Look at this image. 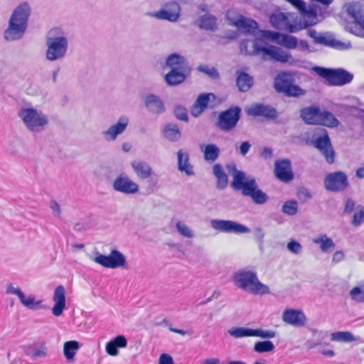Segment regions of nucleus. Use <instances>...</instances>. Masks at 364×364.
<instances>
[{
  "label": "nucleus",
  "instance_id": "obj_1",
  "mask_svg": "<svg viewBox=\"0 0 364 364\" xmlns=\"http://www.w3.org/2000/svg\"><path fill=\"white\" fill-rule=\"evenodd\" d=\"M226 168L232 175L231 187L234 190L240 191L242 195L250 197L257 204H263L267 200L268 196L257 188L255 178L247 179L245 173L237 170L234 163L227 164Z\"/></svg>",
  "mask_w": 364,
  "mask_h": 364
},
{
  "label": "nucleus",
  "instance_id": "obj_2",
  "mask_svg": "<svg viewBox=\"0 0 364 364\" xmlns=\"http://www.w3.org/2000/svg\"><path fill=\"white\" fill-rule=\"evenodd\" d=\"M30 14V8L27 3L21 4L13 12L9 24L5 31L4 37L6 40L13 41L20 38L27 26Z\"/></svg>",
  "mask_w": 364,
  "mask_h": 364
},
{
  "label": "nucleus",
  "instance_id": "obj_3",
  "mask_svg": "<svg viewBox=\"0 0 364 364\" xmlns=\"http://www.w3.org/2000/svg\"><path fill=\"white\" fill-rule=\"evenodd\" d=\"M232 280L237 287L252 294L262 295L269 293L268 287L259 282L254 272L238 271L234 274Z\"/></svg>",
  "mask_w": 364,
  "mask_h": 364
},
{
  "label": "nucleus",
  "instance_id": "obj_4",
  "mask_svg": "<svg viewBox=\"0 0 364 364\" xmlns=\"http://www.w3.org/2000/svg\"><path fill=\"white\" fill-rule=\"evenodd\" d=\"M302 120L307 124L322 125L327 127H336L338 120L328 111H321L318 106H309L300 110Z\"/></svg>",
  "mask_w": 364,
  "mask_h": 364
},
{
  "label": "nucleus",
  "instance_id": "obj_5",
  "mask_svg": "<svg viewBox=\"0 0 364 364\" xmlns=\"http://www.w3.org/2000/svg\"><path fill=\"white\" fill-rule=\"evenodd\" d=\"M257 40L252 42L250 40H243L240 45V52L245 55H259L263 58L269 57L271 59L280 62H287L289 55L280 52L277 48L269 46L262 47L258 45Z\"/></svg>",
  "mask_w": 364,
  "mask_h": 364
},
{
  "label": "nucleus",
  "instance_id": "obj_6",
  "mask_svg": "<svg viewBox=\"0 0 364 364\" xmlns=\"http://www.w3.org/2000/svg\"><path fill=\"white\" fill-rule=\"evenodd\" d=\"M274 87L287 97H299L306 94L305 90L294 84V75L289 72H280L276 75Z\"/></svg>",
  "mask_w": 364,
  "mask_h": 364
},
{
  "label": "nucleus",
  "instance_id": "obj_7",
  "mask_svg": "<svg viewBox=\"0 0 364 364\" xmlns=\"http://www.w3.org/2000/svg\"><path fill=\"white\" fill-rule=\"evenodd\" d=\"M314 70L330 86H343L349 84L353 79V75L343 68L315 67Z\"/></svg>",
  "mask_w": 364,
  "mask_h": 364
},
{
  "label": "nucleus",
  "instance_id": "obj_8",
  "mask_svg": "<svg viewBox=\"0 0 364 364\" xmlns=\"http://www.w3.org/2000/svg\"><path fill=\"white\" fill-rule=\"evenodd\" d=\"M166 64L171 69L170 72L165 75L167 84L176 85L183 82L186 78L185 73L187 70L184 58L175 53L172 54L168 58Z\"/></svg>",
  "mask_w": 364,
  "mask_h": 364
},
{
  "label": "nucleus",
  "instance_id": "obj_9",
  "mask_svg": "<svg viewBox=\"0 0 364 364\" xmlns=\"http://www.w3.org/2000/svg\"><path fill=\"white\" fill-rule=\"evenodd\" d=\"M18 116L27 128L31 131H40L48 123L46 116L33 108L21 109L18 112Z\"/></svg>",
  "mask_w": 364,
  "mask_h": 364
},
{
  "label": "nucleus",
  "instance_id": "obj_10",
  "mask_svg": "<svg viewBox=\"0 0 364 364\" xmlns=\"http://www.w3.org/2000/svg\"><path fill=\"white\" fill-rule=\"evenodd\" d=\"M226 18L230 25L244 33H255L257 29V23L255 21L245 18L235 10H228L226 13Z\"/></svg>",
  "mask_w": 364,
  "mask_h": 364
},
{
  "label": "nucleus",
  "instance_id": "obj_11",
  "mask_svg": "<svg viewBox=\"0 0 364 364\" xmlns=\"http://www.w3.org/2000/svg\"><path fill=\"white\" fill-rule=\"evenodd\" d=\"M241 109L239 107H232L219 114L217 126L223 132H230L235 129L240 118Z\"/></svg>",
  "mask_w": 364,
  "mask_h": 364
},
{
  "label": "nucleus",
  "instance_id": "obj_12",
  "mask_svg": "<svg viewBox=\"0 0 364 364\" xmlns=\"http://www.w3.org/2000/svg\"><path fill=\"white\" fill-rule=\"evenodd\" d=\"M290 17L291 15L289 14L277 13L270 16L269 21L274 28L284 30L289 33H296L314 23H304L303 26H297L291 23Z\"/></svg>",
  "mask_w": 364,
  "mask_h": 364
},
{
  "label": "nucleus",
  "instance_id": "obj_13",
  "mask_svg": "<svg viewBox=\"0 0 364 364\" xmlns=\"http://www.w3.org/2000/svg\"><path fill=\"white\" fill-rule=\"evenodd\" d=\"M46 58L53 61L62 58L66 53L68 41L65 37H49L47 39Z\"/></svg>",
  "mask_w": 364,
  "mask_h": 364
},
{
  "label": "nucleus",
  "instance_id": "obj_14",
  "mask_svg": "<svg viewBox=\"0 0 364 364\" xmlns=\"http://www.w3.org/2000/svg\"><path fill=\"white\" fill-rule=\"evenodd\" d=\"M259 36L264 39L271 40L289 49H294L298 45V41L296 37L282 34L278 32L260 31Z\"/></svg>",
  "mask_w": 364,
  "mask_h": 364
},
{
  "label": "nucleus",
  "instance_id": "obj_15",
  "mask_svg": "<svg viewBox=\"0 0 364 364\" xmlns=\"http://www.w3.org/2000/svg\"><path fill=\"white\" fill-rule=\"evenodd\" d=\"M94 261L104 267L110 269L122 267L126 263L124 256L117 250H112L109 255H99L94 258Z\"/></svg>",
  "mask_w": 364,
  "mask_h": 364
},
{
  "label": "nucleus",
  "instance_id": "obj_16",
  "mask_svg": "<svg viewBox=\"0 0 364 364\" xmlns=\"http://www.w3.org/2000/svg\"><path fill=\"white\" fill-rule=\"evenodd\" d=\"M313 144L320 151L328 164H331L334 162L335 153L330 138L326 131L322 136L317 137L313 141Z\"/></svg>",
  "mask_w": 364,
  "mask_h": 364
},
{
  "label": "nucleus",
  "instance_id": "obj_17",
  "mask_svg": "<svg viewBox=\"0 0 364 364\" xmlns=\"http://www.w3.org/2000/svg\"><path fill=\"white\" fill-rule=\"evenodd\" d=\"M348 185L347 176L341 171L329 173L325 178V186L331 191H343Z\"/></svg>",
  "mask_w": 364,
  "mask_h": 364
},
{
  "label": "nucleus",
  "instance_id": "obj_18",
  "mask_svg": "<svg viewBox=\"0 0 364 364\" xmlns=\"http://www.w3.org/2000/svg\"><path fill=\"white\" fill-rule=\"evenodd\" d=\"M211 226L213 229L223 232L245 233L249 231L246 226L231 220H213Z\"/></svg>",
  "mask_w": 364,
  "mask_h": 364
},
{
  "label": "nucleus",
  "instance_id": "obj_19",
  "mask_svg": "<svg viewBox=\"0 0 364 364\" xmlns=\"http://www.w3.org/2000/svg\"><path fill=\"white\" fill-rule=\"evenodd\" d=\"M274 175L279 181L289 183L294 178L291 162L288 159L277 160L274 163Z\"/></svg>",
  "mask_w": 364,
  "mask_h": 364
},
{
  "label": "nucleus",
  "instance_id": "obj_20",
  "mask_svg": "<svg viewBox=\"0 0 364 364\" xmlns=\"http://www.w3.org/2000/svg\"><path fill=\"white\" fill-rule=\"evenodd\" d=\"M230 334L235 338L255 336L263 338H272L275 336V333L273 331H264L261 329L245 328H236L230 331Z\"/></svg>",
  "mask_w": 364,
  "mask_h": 364
},
{
  "label": "nucleus",
  "instance_id": "obj_21",
  "mask_svg": "<svg viewBox=\"0 0 364 364\" xmlns=\"http://www.w3.org/2000/svg\"><path fill=\"white\" fill-rule=\"evenodd\" d=\"M282 320L285 323L296 327L304 326L306 323L303 311L292 309H287L283 312Z\"/></svg>",
  "mask_w": 364,
  "mask_h": 364
},
{
  "label": "nucleus",
  "instance_id": "obj_22",
  "mask_svg": "<svg viewBox=\"0 0 364 364\" xmlns=\"http://www.w3.org/2000/svg\"><path fill=\"white\" fill-rule=\"evenodd\" d=\"M247 114L253 117H262L267 119H275L277 113L275 109L269 105L255 103L246 109Z\"/></svg>",
  "mask_w": 364,
  "mask_h": 364
},
{
  "label": "nucleus",
  "instance_id": "obj_23",
  "mask_svg": "<svg viewBox=\"0 0 364 364\" xmlns=\"http://www.w3.org/2000/svg\"><path fill=\"white\" fill-rule=\"evenodd\" d=\"M179 13L180 6L178 4L176 1H171L165 5L164 9L156 12L153 16L157 18L176 21L179 17Z\"/></svg>",
  "mask_w": 364,
  "mask_h": 364
},
{
  "label": "nucleus",
  "instance_id": "obj_24",
  "mask_svg": "<svg viewBox=\"0 0 364 364\" xmlns=\"http://www.w3.org/2000/svg\"><path fill=\"white\" fill-rule=\"evenodd\" d=\"M113 188L117 191L127 194L135 193L139 190V186L126 176L117 177L114 181Z\"/></svg>",
  "mask_w": 364,
  "mask_h": 364
},
{
  "label": "nucleus",
  "instance_id": "obj_25",
  "mask_svg": "<svg viewBox=\"0 0 364 364\" xmlns=\"http://www.w3.org/2000/svg\"><path fill=\"white\" fill-rule=\"evenodd\" d=\"M53 300L55 304L52 313L55 316H60L65 309V290L63 285H58L55 289Z\"/></svg>",
  "mask_w": 364,
  "mask_h": 364
},
{
  "label": "nucleus",
  "instance_id": "obj_26",
  "mask_svg": "<svg viewBox=\"0 0 364 364\" xmlns=\"http://www.w3.org/2000/svg\"><path fill=\"white\" fill-rule=\"evenodd\" d=\"M210 97H214L213 94L208 93L199 95L191 109V114L197 117L204 112L208 107Z\"/></svg>",
  "mask_w": 364,
  "mask_h": 364
},
{
  "label": "nucleus",
  "instance_id": "obj_27",
  "mask_svg": "<svg viewBox=\"0 0 364 364\" xmlns=\"http://www.w3.org/2000/svg\"><path fill=\"white\" fill-rule=\"evenodd\" d=\"M131 166L137 177L140 179H147L153 174L151 167L144 161L135 160L132 162Z\"/></svg>",
  "mask_w": 364,
  "mask_h": 364
},
{
  "label": "nucleus",
  "instance_id": "obj_28",
  "mask_svg": "<svg viewBox=\"0 0 364 364\" xmlns=\"http://www.w3.org/2000/svg\"><path fill=\"white\" fill-rule=\"evenodd\" d=\"M127 345V341L124 336H116L113 340L107 343L105 349L107 354L115 356L118 354V348H125Z\"/></svg>",
  "mask_w": 364,
  "mask_h": 364
},
{
  "label": "nucleus",
  "instance_id": "obj_29",
  "mask_svg": "<svg viewBox=\"0 0 364 364\" xmlns=\"http://www.w3.org/2000/svg\"><path fill=\"white\" fill-rule=\"evenodd\" d=\"M177 158L178 169L182 172H185L187 175L193 174V167L189 164L188 154L183 152L182 150H179L177 153Z\"/></svg>",
  "mask_w": 364,
  "mask_h": 364
},
{
  "label": "nucleus",
  "instance_id": "obj_30",
  "mask_svg": "<svg viewBox=\"0 0 364 364\" xmlns=\"http://www.w3.org/2000/svg\"><path fill=\"white\" fill-rule=\"evenodd\" d=\"M146 107L152 112L161 113L164 111L162 101L156 95H148L145 99Z\"/></svg>",
  "mask_w": 364,
  "mask_h": 364
},
{
  "label": "nucleus",
  "instance_id": "obj_31",
  "mask_svg": "<svg viewBox=\"0 0 364 364\" xmlns=\"http://www.w3.org/2000/svg\"><path fill=\"white\" fill-rule=\"evenodd\" d=\"M128 120L127 118H120L119 122L112 125L106 132V134L110 136V139L114 140L117 136L126 129Z\"/></svg>",
  "mask_w": 364,
  "mask_h": 364
},
{
  "label": "nucleus",
  "instance_id": "obj_32",
  "mask_svg": "<svg viewBox=\"0 0 364 364\" xmlns=\"http://www.w3.org/2000/svg\"><path fill=\"white\" fill-rule=\"evenodd\" d=\"M213 171L217 178V186L220 189L225 188L228 186V180L222 166L218 164H215Z\"/></svg>",
  "mask_w": 364,
  "mask_h": 364
},
{
  "label": "nucleus",
  "instance_id": "obj_33",
  "mask_svg": "<svg viewBox=\"0 0 364 364\" xmlns=\"http://www.w3.org/2000/svg\"><path fill=\"white\" fill-rule=\"evenodd\" d=\"M204 159L208 162H214L219 156L220 149L215 144H207L202 149Z\"/></svg>",
  "mask_w": 364,
  "mask_h": 364
},
{
  "label": "nucleus",
  "instance_id": "obj_34",
  "mask_svg": "<svg viewBox=\"0 0 364 364\" xmlns=\"http://www.w3.org/2000/svg\"><path fill=\"white\" fill-rule=\"evenodd\" d=\"M252 78L248 74L243 72L238 74L236 84L240 91H247L252 87Z\"/></svg>",
  "mask_w": 364,
  "mask_h": 364
},
{
  "label": "nucleus",
  "instance_id": "obj_35",
  "mask_svg": "<svg viewBox=\"0 0 364 364\" xmlns=\"http://www.w3.org/2000/svg\"><path fill=\"white\" fill-rule=\"evenodd\" d=\"M346 29L355 36L364 38V15L358 22H348Z\"/></svg>",
  "mask_w": 364,
  "mask_h": 364
},
{
  "label": "nucleus",
  "instance_id": "obj_36",
  "mask_svg": "<svg viewBox=\"0 0 364 364\" xmlns=\"http://www.w3.org/2000/svg\"><path fill=\"white\" fill-rule=\"evenodd\" d=\"M80 348V345L76 341H69L65 342L63 345V353L68 360L74 358L76 352Z\"/></svg>",
  "mask_w": 364,
  "mask_h": 364
},
{
  "label": "nucleus",
  "instance_id": "obj_37",
  "mask_svg": "<svg viewBox=\"0 0 364 364\" xmlns=\"http://www.w3.org/2000/svg\"><path fill=\"white\" fill-rule=\"evenodd\" d=\"M331 341L342 342V343H350L357 341V338L355 337L350 331H338L331 333Z\"/></svg>",
  "mask_w": 364,
  "mask_h": 364
},
{
  "label": "nucleus",
  "instance_id": "obj_38",
  "mask_svg": "<svg viewBox=\"0 0 364 364\" xmlns=\"http://www.w3.org/2000/svg\"><path fill=\"white\" fill-rule=\"evenodd\" d=\"M164 134L166 138L173 141H176L181 138V132L176 124H167L164 127Z\"/></svg>",
  "mask_w": 364,
  "mask_h": 364
},
{
  "label": "nucleus",
  "instance_id": "obj_39",
  "mask_svg": "<svg viewBox=\"0 0 364 364\" xmlns=\"http://www.w3.org/2000/svg\"><path fill=\"white\" fill-rule=\"evenodd\" d=\"M347 13L353 18V22H358L360 21L364 14L361 11V6L358 3H351L347 6Z\"/></svg>",
  "mask_w": 364,
  "mask_h": 364
},
{
  "label": "nucleus",
  "instance_id": "obj_40",
  "mask_svg": "<svg viewBox=\"0 0 364 364\" xmlns=\"http://www.w3.org/2000/svg\"><path fill=\"white\" fill-rule=\"evenodd\" d=\"M313 242L316 244H319L321 250L323 252H327L329 249L333 248L335 246L333 240L326 235H322L318 237L314 238Z\"/></svg>",
  "mask_w": 364,
  "mask_h": 364
},
{
  "label": "nucleus",
  "instance_id": "obj_41",
  "mask_svg": "<svg viewBox=\"0 0 364 364\" xmlns=\"http://www.w3.org/2000/svg\"><path fill=\"white\" fill-rule=\"evenodd\" d=\"M199 26L201 28L213 31L217 27V19L212 16H203L200 19Z\"/></svg>",
  "mask_w": 364,
  "mask_h": 364
},
{
  "label": "nucleus",
  "instance_id": "obj_42",
  "mask_svg": "<svg viewBox=\"0 0 364 364\" xmlns=\"http://www.w3.org/2000/svg\"><path fill=\"white\" fill-rule=\"evenodd\" d=\"M19 300L25 307L31 309H36L39 308L41 304V301H35L34 296L29 295L26 297L23 293L22 294V297L19 298Z\"/></svg>",
  "mask_w": 364,
  "mask_h": 364
},
{
  "label": "nucleus",
  "instance_id": "obj_43",
  "mask_svg": "<svg viewBox=\"0 0 364 364\" xmlns=\"http://www.w3.org/2000/svg\"><path fill=\"white\" fill-rule=\"evenodd\" d=\"M274 348V346L270 341H258L254 346V350L257 353L270 352Z\"/></svg>",
  "mask_w": 364,
  "mask_h": 364
},
{
  "label": "nucleus",
  "instance_id": "obj_44",
  "mask_svg": "<svg viewBox=\"0 0 364 364\" xmlns=\"http://www.w3.org/2000/svg\"><path fill=\"white\" fill-rule=\"evenodd\" d=\"M298 205L295 200H289L284 203L282 211L289 215H294L297 213Z\"/></svg>",
  "mask_w": 364,
  "mask_h": 364
},
{
  "label": "nucleus",
  "instance_id": "obj_45",
  "mask_svg": "<svg viewBox=\"0 0 364 364\" xmlns=\"http://www.w3.org/2000/svg\"><path fill=\"white\" fill-rule=\"evenodd\" d=\"M197 70L205 73L212 79L219 78V73L215 68H209L207 65H200L198 67Z\"/></svg>",
  "mask_w": 364,
  "mask_h": 364
},
{
  "label": "nucleus",
  "instance_id": "obj_46",
  "mask_svg": "<svg viewBox=\"0 0 364 364\" xmlns=\"http://www.w3.org/2000/svg\"><path fill=\"white\" fill-rule=\"evenodd\" d=\"M364 219V210L363 208H361L357 212H355L353 217V224L355 226H359L361 225Z\"/></svg>",
  "mask_w": 364,
  "mask_h": 364
},
{
  "label": "nucleus",
  "instance_id": "obj_47",
  "mask_svg": "<svg viewBox=\"0 0 364 364\" xmlns=\"http://www.w3.org/2000/svg\"><path fill=\"white\" fill-rule=\"evenodd\" d=\"M308 36L314 40V42L316 43H324L326 42V38L319 36L316 31L314 29H309L308 31Z\"/></svg>",
  "mask_w": 364,
  "mask_h": 364
},
{
  "label": "nucleus",
  "instance_id": "obj_48",
  "mask_svg": "<svg viewBox=\"0 0 364 364\" xmlns=\"http://www.w3.org/2000/svg\"><path fill=\"white\" fill-rule=\"evenodd\" d=\"M176 228L178 231L184 237H191L193 235L191 230L186 225L181 223V222H178L176 223Z\"/></svg>",
  "mask_w": 364,
  "mask_h": 364
},
{
  "label": "nucleus",
  "instance_id": "obj_49",
  "mask_svg": "<svg viewBox=\"0 0 364 364\" xmlns=\"http://www.w3.org/2000/svg\"><path fill=\"white\" fill-rule=\"evenodd\" d=\"M175 116L177 119L187 122L188 114L186 110L182 107H177L174 110Z\"/></svg>",
  "mask_w": 364,
  "mask_h": 364
},
{
  "label": "nucleus",
  "instance_id": "obj_50",
  "mask_svg": "<svg viewBox=\"0 0 364 364\" xmlns=\"http://www.w3.org/2000/svg\"><path fill=\"white\" fill-rule=\"evenodd\" d=\"M47 355V348L45 345H42L38 349L35 350L31 356L33 358L46 357Z\"/></svg>",
  "mask_w": 364,
  "mask_h": 364
},
{
  "label": "nucleus",
  "instance_id": "obj_51",
  "mask_svg": "<svg viewBox=\"0 0 364 364\" xmlns=\"http://www.w3.org/2000/svg\"><path fill=\"white\" fill-rule=\"evenodd\" d=\"M159 364H174V363L169 354L162 353L159 356Z\"/></svg>",
  "mask_w": 364,
  "mask_h": 364
},
{
  "label": "nucleus",
  "instance_id": "obj_52",
  "mask_svg": "<svg viewBox=\"0 0 364 364\" xmlns=\"http://www.w3.org/2000/svg\"><path fill=\"white\" fill-rule=\"evenodd\" d=\"M288 249L293 253L298 254L301 252V246L296 241H291L287 245Z\"/></svg>",
  "mask_w": 364,
  "mask_h": 364
},
{
  "label": "nucleus",
  "instance_id": "obj_53",
  "mask_svg": "<svg viewBox=\"0 0 364 364\" xmlns=\"http://www.w3.org/2000/svg\"><path fill=\"white\" fill-rule=\"evenodd\" d=\"M6 292L9 294H16L18 299L22 297L23 292L20 289L14 288L12 284H9L6 289Z\"/></svg>",
  "mask_w": 364,
  "mask_h": 364
},
{
  "label": "nucleus",
  "instance_id": "obj_54",
  "mask_svg": "<svg viewBox=\"0 0 364 364\" xmlns=\"http://www.w3.org/2000/svg\"><path fill=\"white\" fill-rule=\"evenodd\" d=\"M250 146L251 145L249 141H243L239 147L240 154L245 156L249 151Z\"/></svg>",
  "mask_w": 364,
  "mask_h": 364
},
{
  "label": "nucleus",
  "instance_id": "obj_55",
  "mask_svg": "<svg viewBox=\"0 0 364 364\" xmlns=\"http://www.w3.org/2000/svg\"><path fill=\"white\" fill-rule=\"evenodd\" d=\"M345 255L343 251H336L333 256V262L338 263L344 259Z\"/></svg>",
  "mask_w": 364,
  "mask_h": 364
},
{
  "label": "nucleus",
  "instance_id": "obj_56",
  "mask_svg": "<svg viewBox=\"0 0 364 364\" xmlns=\"http://www.w3.org/2000/svg\"><path fill=\"white\" fill-rule=\"evenodd\" d=\"M261 156L265 159L272 158V149L269 148V147H264L261 152Z\"/></svg>",
  "mask_w": 364,
  "mask_h": 364
},
{
  "label": "nucleus",
  "instance_id": "obj_57",
  "mask_svg": "<svg viewBox=\"0 0 364 364\" xmlns=\"http://www.w3.org/2000/svg\"><path fill=\"white\" fill-rule=\"evenodd\" d=\"M355 206L354 202L351 199H348L346 202L345 211L350 213L353 210Z\"/></svg>",
  "mask_w": 364,
  "mask_h": 364
},
{
  "label": "nucleus",
  "instance_id": "obj_58",
  "mask_svg": "<svg viewBox=\"0 0 364 364\" xmlns=\"http://www.w3.org/2000/svg\"><path fill=\"white\" fill-rule=\"evenodd\" d=\"M299 46L302 50H307L309 49L308 43L304 40H301L299 43Z\"/></svg>",
  "mask_w": 364,
  "mask_h": 364
},
{
  "label": "nucleus",
  "instance_id": "obj_59",
  "mask_svg": "<svg viewBox=\"0 0 364 364\" xmlns=\"http://www.w3.org/2000/svg\"><path fill=\"white\" fill-rule=\"evenodd\" d=\"M219 362L218 358H208L205 360L202 364H219Z\"/></svg>",
  "mask_w": 364,
  "mask_h": 364
},
{
  "label": "nucleus",
  "instance_id": "obj_60",
  "mask_svg": "<svg viewBox=\"0 0 364 364\" xmlns=\"http://www.w3.org/2000/svg\"><path fill=\"white\" fill-rule=\"evenodd\" d=\"M356 176L360 178H364V167L358 168L356 170Z\"/></svg>",
  "mask_w": 364,
  "mask_h": 364
},
{
  "label": "nucleus",
  "instance_id": "obj_61",
  "mask_svg": "<svg viewBox=\"0 0 364 364\" xmlns=\"http://www.w3.org/2000/svg\"><path fill=\"white\" fill-rule=\"evenodd\" d=\"M169 330L171 331V332H174V333H178L181 336H185L186 335V332L182 330V329H178V328H169Z\"/></svg>",
  "mask_w": 364,
  "mask_h": 364
},
{
  "label": "nucleus",
  "instance_id": "obj_62",
  "mask_svg": "<svg viewBox=\"0 0 364 364\" xmlns=\"http://www.w3.org/2000/svg\"><path fill=\"white\" fill-rule=\"evenodd\" d=\"M302 196L307 198H309L311 197L309 193L306 190H301L299 191V196L301 197Z\"/></svg>",
  "mask_w": 364,
  "mask_h": 364
},
{
  "label": "nucleus",
  "instance_id": "obj_63",
  "mask_svg": "<svg viewBox=\"0 0 364 364\" xmlns=\"http://www.w3.org/2000/svg\"><path fill=\"white\" fill-rule=\"evenodd\" d=\"M51 208L53 209V210L57 211L58 213H59V211H60V207H59L58 204L55 202L52 203Z\"/></svg>",
  "mask_w": 364,
  "mask_h": 364
},
{
  "label": "nucleus",
  "instance_id": "obj_64",
  "mask_svg": "<svg viewBox=\"0 0 364 364\" xmlns=\"http://www.w3.org/2000/svg\"><path fill=\"white\" fill-rule=\"evenodd\" d=\"M228 364H247V363L243 361L233 360V361L229 362Z\"/></svg>",
  "mask_w": 364,
  "mask_h": 364
}]
</instances>
